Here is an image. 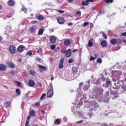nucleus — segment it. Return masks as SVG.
<instances>
[{"label": "nucleus", "mask_w": 126, "mask_h": 126, "mask_svg": "<svg viewBox=\"0 0 126 126\" xmlns=\"http://www.w3.org/2000/svg\"><path fill=\"white\" fill-rule=\"evenodd\" d=\"M38 20H44V17L42 15H39L37 17Z\"/></svg>", "instance_id": "obj_35"}, {"label": "nucleus", "mask_w": 126, "mask_h": 126, "mask_svg": "<svg viewBox=\"0 0 126 126\" xmlns=\"http://www.w3.org/2000/svg\"><path fill=\"white\" fill-rule=\"evenodd\" d=\"M95 60H96L95 58L93 57L92 56L91 57V58H90V61H95Z\"/></svg>", "instance_id": "obj_48"}, {"label": "nucleus", "mask_w": 126, "mask_h": 126, "mask_svg": "<svg viewBox=\"0 0 126 126\" xmlns=\"http://www.w3.org/2000/svg\"><path fill=\"white\" fill-rule=\"evenodd\" d=\"M36 27L35 26H32L31 27L30 29V31L31 32V33H35L36 32Z\"/></svg>", "instance_id": "obj_16"}, {"label": "nucleus", "mask_w": 126, "mask_h": 126, "mask_svg": "<svg viewBox=\"0 0 126 126\" xmlns=\"http://www.w3.org/2000/svg\"><path fill=\"white\" fill-rule=\"evenodd\" d=\"M96 63H102V59L100 58L97 59Z\"/></svg>", "instance_id": "obj_41"}, {"label": "nucleus", "mask_w": 126, "mask_h": 126, "mask_svg": "<svg viewBox=\"0 0 126 126\" xmlns=\"http://www.w3.org/2000/svg\"><path fill=\"white\" fill-rule=\"evenodd\" d=\"M77 16H80L81 15V11H78L77 12Z\"/></svg>", "instance_id": "obj_45"}, {"label": "nucleus", "mask_w": 126, "mask_h": 126, "mask_svg": "<svg viewBox=\"0 0 126 126\" xmlns=\"http://www.w3.org/2000/svg\"><path fill=\"white\" fill-rule=\"evenodd\" d=\"M45 97H46V94L44 93L42 94L40 97V100H43Z\"/></svg>", "instance_id": "obj_40"}, {"label": "nucleus", "mask_w": 126, "mask_h": 126, "mask_svg": "<svg viewBox=\"0 0 126 126\" xmlns=\"http://www.w3.org/2000/svg\"><path fill=\"white\" fill-rule=\"evenodd\" d=\"M77 97L78 98H79V97H81L80 98L81 101H82L83 99L84 100L87 99V97H86V94H84L82 92H80L78 93V94L77 95Z\"/></svg>", "instance_id": "obj_4"}, {"label": "nucleus", "mask_w": 126, "mask_h": 126, "mask_svg": "<svg viewBox=\"0 0 126 126\" xmlns=\"http://www.w3.org/2000/svg\"><path fill=\"white\" fill-rule=\"evenodd\" d=\"M89 25V23L86 22L84 23V25H83V27H85L86 26H87Z\"/></svg>", "instance_id": "obj_44"}, {"label": "nucleus", "mask_w": 126, "mask_h": 126, "mask_svg": "<svg viewBox=\"0 0 126 126\" xmlns=\"http://www.w3.org/2000/svg\"><path fill=\"white\" fill-rule=\"evenodd\" d=\"M49 87H50V89H52V90H53V84H50L49 85Z\"/></svg>", "instance_id": "obj_52"}, {"label": "nucleus", "mask_w": 126, "mask_h": 126, "mask_svg": "<svg viewBox=\"0 0 126 126\" xmlns=\"http://www.w3.org/2000/svg\"><path fill=\"white\" fill-rule=\"evenodd\" d=\"M116 41H117L116 43H117L118 45H120V44H122V40L121 39H117L116 40Z\"/></svg>", "instance_id": "obj_36"}, {"label": "nucleus", "mask_w": 126, "mask_h": 126, "mask_svg": "<svg viewBox=\"0 0 126 126\" xmlns=\"http://www.w3.org/2000/svg\"><path fill=\"white\" fill-rule=\"evenodd\" d=\"M58 11L59 12V13H64V11L63 10H59Z\"/></svg>", "instance_id": "obj_50"}, {"label": "nucleus", "mask_w": 126, "mask_h": 126, "mask_svg": "<svg viewBox=\"0 0 126 126\" xmlns=\"http://www.w3.org/2000/svg\"><path fill=\"white\" fill-rule=\"evenodd\" d=\"M106 84H103V87L108 88V87H109V86H112V81H111V80H110V79H109V78L106 79Z\"/></svg>", "instance_id": "obj_5"}, {"label": "nucleus", "mask_w": 126, "mask_h": 126, "mask_svg": "<svg viewBox=\"0 0 126 126\" xmlns=\"http://www.w3.org/2000/svg\"><path fill=\"white\" fill-rule=\"evenodd\" d=\"M90 105H92L93 108H98L99 105L94 101H92L90 102Z\"/></svg>", "instance_id": "obj_10"}, {"label": "nucleus", "mask_w": 126, "mask_h": 126, "mask_svg": "<svg viewBox=\"0 0 126 126\" xmlns=\"http://www.w3.org/2000/svg\"><path fill=\"white\" fill-rule=\"evenodd\" d=\"M94 0H86L85 1L83 0L82 1V5L84 6L88 5L89 4V2H93Z\"/></svg>", "instance_id": "obj_8"}, {"label": "nucleus", "mask_w": 126, "mask_h": 126, "mask_svg": "<svg viewBox=\"0 0 126 126\" xmlns=\"http://www.w3.org/2000/svg\"><path fill=\"white\" fill-rule=\"evenodd\" d=\"M16 93H17L18 95H20V94L21 93V91L19 89H17L16 90Z\"/></svg>", "instance_id": "obj_38"}, {"label": "nucleus", "mask_w": 126, "mask_h": 126, "mask_svg": "<svg viewBox=\"0 0 126 126\" xmlns=\"http://www.w3.org/2000/svg\"><path fill=\"white\" fill-rule=\"evenodd\" d=\"M43 33H44V30H43L42 29H41L38 31V35H42Z\"/></svg>", "instance_id": "obj_32"}, {"label": "nucleus", "mask_w": 126, "mask_h": 126, "mask_svg": "<svg viewBox=\"0 0 126 126\" xmlns=\"http://www.w3.org/2000/svg\"><path fill=\"white\" fill-rule=\"evenodd\" d=\"M70 43L71 42L69 39H66L64 41V45H65V46H69V45H70Z\"/></svg>", "instance_id": "obj_18"}, {"label": "nucleus", "mask_w": 126, "mask_h": 126, "mask_svg": "<svg viewBox=\"0 0 126 126\" xmlns=\"http://www.w3.org/2000/svg\"><path fill=\"white\" fill-rule=\"evenodd\" d=\"M101 126H109L107 124H102Z\"/></svg>", "instance_id": "obj_61"}, {"label": "nucleus", "mask_w": 126, "mask_h": 126, "mask_svg": "<svg viewBox=\"0 0 126 126\" xmlns=\"http://www.w3.org/2000/svg\"><path fill=\"white\" fill-rule=\"evenodd\" d=\"M30 74H32V75H35L36 74V71L34 70H31L30 72Z\"/></svg>", "instance_id": "obj_37"}, {"label": "nucleus", "mask_w": 126, "mask_h": 126, "mask_svg": "<svg viewBox=\"0 0 126 126\" xmlns=\"http://www.w3.org/2000/svg\"><path fill=\"white\" fill-rule=\"evenodd\" d=\"M38 67L41 69H43V70H46V69H47V67H46V66L42 65H38Z\"/></svg>", "instance_id": "obj_27"}, {"label": "nucleus", "mask_w": 126, "mask_h": 126, "mask_svg": "<svg viewBox=\"0 0 126 126\" xmlns=\"http://www.w3.org/2000/svg\"><path fill=\"white\" fill-rule=\"evenodd\" d=\"M63 62H64V59L62 58L60 63L59 65V68H63Z\"/></svg>", "instance_id": "obj_11"}, {"label": "nucleus", "mask_w": 126, "mask_h": 126, "mask_svg": "<svg viewBox=\"0 0 126 126\" xmlns=\"http://www.w3.org/2000/svg\"><path fill=\"white\" fill-rule=\"evenodd\" d=\"M29 85L31 87H33V86L35 85V82H34V81L30 80L29 82Z\"/></svg>", "instance_id": "obj_22"}, {"label": "nucleus", "mask_w": 126, "mask_h": 126, "mask_svg": "<svg viewBox=\"0 0 126 126\" xmlns=\"http://www.w3.org/2000/svg\"><path fill=\"white\" fill-rule=\"evenodd\" d=\"M57 21L59 24H63L64 23V19L63 17L59 18Z\"/></svg>", "instance_id": "obj_12"}, {"label": "nucleus", "mask_w": 126, "mask_h": 126, "mask_svg": "<svg viewBox=\"0 0 126 126\" xmlns=\"http://www.w3.org/2000/svg\"><path fill=\"white\" fill-rule=\"evenodd\" d=\"M69 63H73V59H70L68 60Z\"/></svg>", "instance_id": "obj_47"}, {"label": "nucleus", "mask_w": 126, "mask_h": 126, "mask_svg": "<svg viewBox=\"0 0 126 126\" xmlns=\"http://www.w3.org/2000/svg\"><path fill=\"white\" fill-rule=\"evenodd\" d=\"M16 49L14 46H11L9 48V51L11 53V54H14L15 53Z\"/></svg>", "instance_id": "obj_13"}, {"label": "nucleus", "mask_w": 126, "mask_h": 126, "mask_svg": "<svg viewBox=\"0 0 126 126\" xmlns=\"http://www.w3.org/2000/svg\"><path fill=\"white\" fill-rule=\"evenodd\" d=\"M51 50H55V49H56V46H55L54 45H52L51 46Z\"/></svg>", "instance_id": "obj_49"}, {"label": "nucleus", "mask_w": 126, "mask_h": 126, "mask_svg": "<svg viewBox=\"0 0 126 126\" xmlns=\"http://www.w3.org/2000/svg\"><path fill=\"white\" fill-rule=\"evenodd\" d=\"M123 74V72L122 71H112V80L114 82H116L117 80H119L121 79V76Z\"/></svg>", "instance_id": "obj_2"}, {"label": "nucleus", "mask_w": 126, "mask_h": 126, "mask_svg": "<svg viewBox=\"0 0 126 126\" xmlns=\"http://www.w3.org/2000/svg\"><path fill=\"white\" fill-rule=\"evenodd\" d=\"M61 123H62V121H61V119H56L54 122V124L57 125H61Z\"/></svg>", "instance_id": "obj_19"}, {"label": "nucleus", "mask_w": 126, "mask_h": 126, "mask_svg": "<svg viewBox=\"0 0 126 126\" xmlns=\"http://www.w3.org/2000/svg\"><path fill=\"white\" fill-rule=\"evenodd\" d=\"M32 55H33V52H32V51H29L26 54V56H29V57L32 56Z\"/></svg>", "instance_id": "obj_30"}, {"label": "nucleus", "mask_w": 126, "mask_h": 126, "mask_svg": "<svg viewBox=\"0 0 126 126\" xmlns=\"http://www.w3.org/2000/svg\"><path fill=\"white\" fill-rule=\"evenodd\" d=\"M18 51L19 52H20V53H22V52H23V51H24V46L23 45H20L18 48Z\"/></svg>", "instance_id": "obj_17"}, {"label": "nucleus", "mask_w": 126, "mask_h": 126, "mask_svg": "<svg viewBox=\"0 0 126 126\" xmlns=\"http://www.w3.org/2000/svg\"><path fill=\"white\" fill-rule=\"evenodd\" d=\"M101 45L102 47H106L107 46V42L104 40L101 42Z\"/></svg>", "instance_id": "obj_29"}, {"label": "nucleus", "mask_w": 126, "mask_h": 126, "mask_svg": "<svg viewBox=\"0 0 126 126\" xmlns=\"http://www.w3.org/2000/svg\"><path fill=\"white\" fill-rule=\"evenodd\" d=\"M22 10L23 11H24L25 13H26V11H27V9L25 8V7L24 6H23V7L22 8Z\"/></svg>", "instance_id": "obj_43"}, {"label": "nucleus", "mask_w": 126, "mask_h": 126, "mask_svg": "<svg viewBox=\"0 0 126 126\" xmlns=\"http://www.w3.org/2000/svg\"><path fill=\"white\" fill-rule=\"evenodd\" d=\"M121 36H126V32L122 33Z\"/></svg>", "instance_id": "obj_59"}, {"label": "nucleus", "mask_w": 126, "mask_h": 126, "mask_svg": "<svg viewBox=\"0 0 126 126\" xmlns=\"http://www.w3.org/2000/svg\"><path fill=\"white\" fill-rule=\"evenodd\" d=\"M5 106L6 107H9V106H10V102H6Z\"/></svg>", "instance_id": "obj_46"}, {"label": "nucleus", "mask_w": 126, "mask_h": 126, "mask_svg": "<svg viewBox=\"0 0 126 126\" xmlns=\"http://www.w3.org/2000/svg\"><path fill=\"white\" fill-rule=\"evenodd\" d=\"M88 115L89 116V118L91 119V117L92 116V114H91V113H88Z\"/></svg>", "instance_id": "obj_58"}, {"label": "nucleus", "mask_w": 126, "mask_h": 126, "mask_svg": "<svg viewBox=\"0 0 126 126\" xmlns=\"http://www.w3.org/2000/svg\"><path fill=\"white\" fill-rule=\"evenodd\" d=\"M7 63L8 64V66H10V67H12V68H14L15 67L14 64L11 62H8Z\"/></svg>", "instance_id": "obj_20"}, {"label": "nucleus", "mask_w": 126, "mask_h": 126, "mask_svg": "<svg viewBox=\"0 0 126 126\" xmlns=\"http://www.w3.org/2000/svg\"><path fill=\"white\" fill-rule=\"evenodd\" d=\"M37 22H38L37 21H32V24H35V23H37Z\"/></svg>", "instance_id": "obj_56"}, {"label": "nucleus", "mask_w": 126, "mask_h": 126, "mask_svg": "<svg viewBox=\"0 0 126 126\" xmlns=\"http://www.w3.org/2000/svg\"><path fill=\"white\" fill-rule=\"evenodd\" d=\"M115 118H121L122 117L120 114H119V112H116L114 114Z\"/></svg>", "instance_id": "obj_34"}, {"label": "nucleus", "mask_w": 126, "mask_h": 126, "mask_svg": "<svg viewBox=\"0 0 126 126\" xmlns=\"http://www.w3.org/2000/svg\"><path fill=\"white\" fill-rule=\"evenodd\" d=\"M8 4V5H9V6H12L13 5H14V4H15V2H14L13 0H9Z\"/></svg>", "instance_id": "obj_21"}, {"label": "nucleus", "mask_w": 126, "mask_h": 126, "mask_svg": "<svg viewBox=\"0 0 126 126\" xmlns=\"http://www.w3.org/2000/svg\"><path fill=\"white\" fill-rule=\"evenodd\" d=\"M86 83H88V85L85 84L84 85L83 88V90H84V91H87V90L89 89V87H90V83H91L90 80L86 82Z\"/></svg>", "instance_id": "obj_6"}, {"label": "nucleus", "mask_w": 126, "mask_h": 126, "mask_svg": "<svg viewBox=\"0 0 126 126\" xmlns=\"http://www.w3.org/2000/svg\"><path fill=\"white\" fill-rule=\"evenodd\" d=\"M94 58H95V59H96V58H98V55L97 54H94Z\"/></svg>", "instance_id": "obj_63"}, {"label": "nucleus", "mask_w": 126, "mask_h": 126, "mask_svg": "<svg viewBox=\"0 0 126 126\" xmlns=\"http://www.w3.org/2000/svg\"><path fill=\"white\" fill-rule=\"evenodd\" d=\"M101 33H102V36L104 39H107V34L105 33L104 32H101Z\"/></svg>", "instance_id": "obj_39"}, {"label": "nucleus", "mask_w": 126, "mask_h": 126, "mask_svg": "<svg viewBox=\"0 0 126 126\" xmlns=\"http://www.w3.org/2000/svg\"><path fill=\"white\" fill-rule=\"evenodd\" d=\"M72 69L74 73H76V72H77V68L74 67L72 68Z\"/></svg>", "instance_id": "obj_42"}, {"label": "nucleus", "mask_w": 126, "mask_h": 126, "mask_svg": "<svg viewBox=\"0 0 126 126\" xmlns=\"http://www.w3.org/2000/svg\"><path fill=\"white\" fill-rule=\"evenodd\" d=\"M35 114H36V111H35V110H32L30 112V115L32 117H34V116H35Z\"/></svg>", "instance_id": "obj_24"}, {"label": "nucleus", "mask_w": 126, "mask_h": 126, "mask_svg": "<svg viewBox=\"0 0 126 126\" xmlns=\"http://www.w3.org/2000/svg\"><path fill=\"white\" fill-rule=\"evenodd\" d=\"M82 86H83V82H81L79 84L80 88H81V87H82Z\"/></svg>", "instance_id": "obj_51"}, {"label": "nucleus", "mask_w": 126, "mask_h": 126, "mask_svg": "<svg viewBox=\"0 0 126 126\" xmlns=\"http://www.w3.org/2000/svg\"><path fill=\"white\" fill-rule=\"evenodd\" d=\"M29 120H27L25 126H29Z\"/></svg>", "instance_id": "obj_53"}, {"label": "nucleus", "mask_w": 126, "mask_h": 126, "mask_svg": "<svg viewBox=\"0 0 126 126\" xmlns=\"http://www.w3.org/2000/svg\"><path fill=\"white\" fill-rule=\"evenodd\" d=\"M103 92H104V90H103V89H99L98 90L99 94H97L95 96V98H98L99 103H102V102H105L106 103H108L109 100L108 96H109V94L112 99H116V98L119 97V95H118V94H116L115 92H113V91L111 90H109L108 92H106L104 94V96H103Z\"/></svg>", "instance_id": "obj_1"}, {"label": "nucleus", "mask_w": 126, "mask_h": 126, "mask_svg": "<svg viewBox=\"0 0 126 126\" xmlns=\"http://www.w3.org/2000/svg\"><path fill=\"white\" fill-rule=\"evenodd\" d=\"M123 84H124V81L123 80H119L117 83L114 84L113 88V89H115L116 90H119V89H121L120 92H121V91L123 90L122 89V86H126L125 85H123Z\"/></svg>", "instance_id": "obj_3"}, {"label": "nucleus", "mask_w": 126, "mask_h": 126, "mask_svg": "<svg viewBox=\"0 0 126 126\" xmlns=\"http://www.w3.org/2000/svg\"><path fill=\"white\" fill-rule=\"evenodd\" d=\"M77 115L78 117H81L82 118H83L84 117V114L81 113V112L78 111Z\"/></svg>", "instance_id": "obj_28"}, {"label": "nucleus", "mask_w": 126, "mask_h": 126, "mask_svg": "<svg viewBox=\"0 0 126 126\" xmlns=\"http://www.w3.org/2000/svg\"><path fill=\"white\" fill-rule=\"evenodd\" d=\"M35 61H36V62H38V63H42V59L39 58V57H36Z\"/></svg>", "instance_id": "obj_31"}, {"label": "nucleus", "mask_w": 126, "mask_h": 126, "mask_svg": "<svg viewBox=\"0 0 126 126\" xmlns=\"http://www.w3.org/2000/svg\"><path fill=\"white\" fill-rule=\"evenodd\" d=\"M105 2H106V3H113L114 0H105Z\"/></svg>", "instance_id": "obj_33"}, {"label": "nucleus", "mask_w": 126, "mask_h": 126, "mask_svg": "<svg viewBox=\"0 0 126 126\" xmlns=\"http://www.w3.org/2000/svg\"><path fill=\"white\" fill-rule=\"evenodd\" d=\"M101 82H102V79H101V78H99L97 80L95 84H96V85H100L101 84Z\"/></svg>", "instance_id": "obj_26"}, {"label": "nucleus", "mask_w": 126, "mask_h": 126, "mask_svg": "<svg viewBox=\"0 0 126 126\" xmlns=\"http://www.w3.org/2000/svg\"><path fill=\"white\" fill-rule=\"evenodd\" d=\"M89 47H92L93 46V39H91L88 43Z\"/></svg>", "instance_id": "obj_23"}, {"label": "nucleus", "mask_w": 126, "mask_h": 126, "mask_svg": "<svg viewBox=\"0 0 126 126\" xmlns=\"http://www.w3.org/2000/svg\"><path fill=\"white\" fill-rule=\"evenodd\" d=\"M50 41L52 44H55L57 41V37L55 36H51L50 38Z\"/></svg>", "instance_id": "obj_9"}, {"label": "nucleus", "mask_w": 126, "mask_h": 126, "mask_svg": "<svg viewBox=\"0 0 126 126\" xmlns=\"http://www.w3.org/2000/svg\"><path fill=\"white\" fill-rule=\"evenodd\" d=\"M65 56L67 57V58H69L70 56H71V49H68V50L66 51V53H65Z\"/></svg>", "instance_id": "obj_15"}, {"label": "nucleus", "mask_w": 126, "mask_h": 126, "mask_svg": "<svg viewBox=\"0 0 126 126\" xmlns=\"http://www.w3.org/2000/svg\"><path fill=\"white\" fill-rule=\"evenodd\" d=\"M16 84H17V86H20L21 84L19 82H16Z\"/></svg>", "instance_id": "obj_54"}, {"label": "nucleus", "mask_w": 126, "mask_h": 126, "mask_svg": "<svg viewBox=\"0 0 126 126\" xmlns=\"http://www.w3.org/2000/svg\"><path fill=\"white\" fill-rule=\"evenodd\" d=\"M68 1V2H73V1H74V0H67Z\"/></svg>", "instance_id": "obj_62"}, {"label": "nucleus", "mask_w": 126, "mask_h": 126, "mask_svg": "<svg viewBox=\"0 0 126 126\" xmlns=\"http://www.w3.org/2000/svg\"><path fill=\"white\" fill-rule=\"evenodd\" d=\"M6 69V66L4 65V64L2 63L0 64V70H2V71H4Z\"/></svg>", "instance_id": "obj_14"}, {"label": "nucleus", "mask_w": 126, "mask_h": 126, "mask_svg": "<svg viewBox=\"0 0 126 126\" xmlns=\"http://www.w3.org/2000/svg\"><path fill=\"white\" fill-rule=\"evenodd\" d=\"M35 106H36V107H39V106H40V103L37 102L35 103Z\"/></svg>", "instance_id": "obj_60"}, {"label": "nucleus", "mask_w": 126, "mask_h": 126, "mask_svg": "<svg viewBox=\"0 0 126 126\" xmlns=\"http://www.w3.org/2000/svg\"><path fill=\"white\" fill-rule=\"evenodd\" d=\"M31 117H32V116L31 115H29L27 118V120L29 121V120H30V119H31Z\"/></svg>", "instance_id": "obj_55"}, {"label": "nucleus", "mask_w": 126, "mask_h": 126, "mask_svg": "<svg viewBox=\"0 0 126 126\" xmlns=\"http://www.w3.org/2000/svg\"><path fill=\"white\" fill-rule=\"evenodd\" d=\"M53 95H54V90L50 89L47 94L48 98H52V97H53Z\"/></svg>", "instance_id": "obj_7"}, {"label": "nucleus", "mask_w": 126, "mask_h": 126, "mask_svg": "<svg viewBox=\"0 0 126 126\" xmlns=\"http://www.w3.org/2000/svg\"><path fill=\"white\" fill-rule=\"evenodd\" d=\"M111 43L112 45H116V44H117V39L112 38L111 40Z\"/></svg>", "instance_id": "obj_25"}, {"label": "nucleus", "mask_w": 126, "mask_h": 126, "mask_svg": "<svg viewBox=\"0 0 126 126\" xmlns=\"http://www.w3.org/2000/svg\"><path fill=\"white\" fill-rule=\"evenodd\" d=\"M68 26H71L72 25V23H70L68 24Z\"/></svg>", "instance_id": "obj_64"}, {"label": "nucleus", "mask_w": 126, "mask_h": 126, "mask_svg": "<svg viewBox=\"0 0 126 126\" xmlns=\"http://www.w3.org/2000/svg\"><path fill=\"white\" fill-rule=\"evenodd\" d=\"M82 123H83V120H81L80 121L77 122V124H81Z\"/></svg>", "instance_id": "obj_57"}]
</instances>
